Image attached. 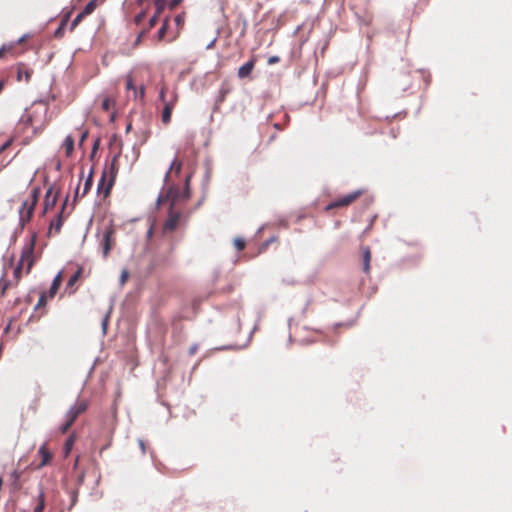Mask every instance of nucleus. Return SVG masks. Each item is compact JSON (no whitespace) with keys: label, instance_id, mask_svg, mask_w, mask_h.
Masks as SVG:
<instances>
[{"label":"nucleus","instance_id":"20e7f679","mask_svg":"<svg viewBox=\"0 0 512 512\" xmlns=\"http://www.w3.org/2000/svg\"><path fill=\"white\" fill-rule=\"evenodd\" d=\"M362 194V191L358 190V191H354L348 195H345L331 203H329L327 206H326V211H329V210H332V209H336V208H342V207H347L349 206L351 203H353L354 201H356Z\"/></svg>","mask_w":512,"mask_h":512},{"label":"nucleus","instance_id":"5701e85b","mask_svg":"<svg viewBox=\"0 0 512 512\" xmlns=\"http://www.w3.org/2000/svg\"><path fill=\"white\" fill-rule=\"evenodd\" d=\"M126 89L127 90H132L133 93H134V97L137 98L138 97V92H137V89L133 83V80L130 76L127 77L126 79Z\"/></svg>","mask_w":512,"mask_h":512},{"label":"nucleus","instance_id":"0eeeda50","mask_svg":"<svg viewBox=\"0 0 512 512\" xmlns=\"http://www.w3.org/2000/svg\"><path fill=\"white\" fill-rule=\"evenodd\" d=\"M93 172H94V169L91 168L90 172L84 182L83 187H81V190H80L79 185L76 187L75 193H74V201L83 198L90 191L92 184H93Z\"/></svg>","mask_w":512,"mask_h":512},{"label":"nucleus","instance_id":"7ed1b4c3","mask_svg":"<svg viewBox=\"0 0 512 512\" xmlns=\"http://www.w3.org/2000/svg\"><path fill=\"white\" fill-rule=\"evenodd\" d=\"M32 269V239L27 243L23 249L19 264L14 269V277L18 281L21 277L23 270L29 274Z\"/></svg>","mask_w":512,"mask_h":512},{"label":"nucleus","instance_id":"6e6552de","mask_svg":"<svg viewBox=\"0 0 512 512\" xmlns=\"http://www.w3.org/2000/svg\"><path fill=\"white\" fill-rule=\"evenodd\" d=\"M255 64H256V58L255 57H252L248 62H246L245 64H243L239 69H238V72H237V75L240 79H244V78H247L251 75L254 67H255Z\"/></svg>","mask_w":512,"mask_h":512},{"label":"nucleus","instance_id":"b1692460","mask_svg":"<svg viewBox=\"0 0 512 512\" xmlns=\"http://www.w3.org/2000/svg\"><path fill=\"white\" fill-rule=\"evenodd\" d=\"M230 91H231V88L228 85H223L219 91V93H220L219 101L223 102L225 100V97L227 96V94L230 93Z\"/></svg>","mask_w":512,"mask_h":512},{"label":"nucleus","instance_id":"6ab92c4d","mask_svg":"<svg viewBox=\"0 0 512 512\" xmlns=\"http://www.w3.org/2000/svg\"><path fill=\"white\" fill-rule=\"evenodd\" d=\"M81 273H82V268H78L77 271L68 280L66 289L72 288L76 284L79 277L81 276Z\"/></svg>","mask_w":512,"mask_h":512},{"label":"nucleus","instance_id":"ddd939ff","mask_svg":"<svg viewBox=\"0 0 512 512\" xmlns=\"http://www.w3.org/2000/svg\"><path fill=\"white\" fill-rule=\"evenodd\" d=\"M371 261V251L368 247L363 249V271L369 273Z\"/></svg>","mask_w":512,"mask_h":512},{"label":"nucleus","instance_id":"f8f14e48","mask_svg":"<svg viewBox=\"0 0 512 512\" xmlns=\"http://www.w3.org/2000/svg\"><path fill=\"white\" fill-rule=\"evenodd\" d=\"M57 201V194L53 192V189L50 187L45 196V207L44 212H46L50 207H54Z\"/></svg>","mask_w":512,"mask_h":512},{"label":"nucleus","instance_id":"1a4fd4ad","mask_svg":"<svg viewBox=\"0 0 512 512\" xmlns=\"http://www.w3.org/2000/svg\"><path fill=\"white\" fill-rule=\"evenodd\" d=\"M38 456L40 458V463L38 464V468L44 467L47 465L52 459V452L47 448L46 445H43L38 450Z\"/></svg>","mask_w":512,"mask_h":512},{"label":"nucleus","instance_id":"a18cd8bd","mask_svg":"<svg viewBox=\"0 0 512 512\" xmlns=\"http://www.w3.org/2000/svg\"><path fill=\"white\" fill-rule=\"evenodd\" d=\"M31 120V116L30 115H27V116H23L22 117V121H27L29 122Z\"/></svg>","mask_w":512,"mask_h":512},{"label":"nucleus","instance_id":"c756f323","mask_svg":"<svg viewBox=\"0 0 512 512\" xmlns=\"http://www.w3.org/2000/svg\"><path fill=\"white\" fill-rule=\"evenodd\" d=\"M154 229H155V220L151 221L149 228L146 233V239L147 241H150L154 235Z\"/></svg>","mask_w":512,"mask_h":512},{"label":"nucleus","instance_id":"3c124183","mask_svg":"<svg viewBox=\"0 0 512 512\" xmlns=\"http://www.w3.org/2000/svg\"><path fill=\"white\" fill-rule=\"evenodd\" d=\"M76 497H77V496H76V494L74 493V494H73V499H72V505H73V504H75V502H76Z\"/></svg>","mask_w":512,"mask_h":512},{"label":"nucleus","instance_id":"f704fd0d","mask_svg":"<svg viewBox=\"0 0 512 512\" xmlns=\"http://www.w3.org/2000/svg\"><path fill=\"white\" fill-rule=\"evenodd\" d=\"M145 17H146V11H142L135 16L134 21L137 25H139L145 19Z\"/></svg>","mask_w":512,"mask_h":512},{"label":"nucleus","instance_id":"473e14b6","mask_svg":"<svg viewBox=\"0 0 512 512\" xmlns=\"http://www.w3.org/2000/svg\"><path fill=\"white\" fill-rule=\"evenodd\" d=\"M44 509V495L41 492L39 495V502L37 507L34 509V512H43Z\"/></svg>","mask_w":512,"mask_h":512},{"label":"nucleus","instance_id":"de8ad7c7","mask_svg":"<svg viewBox=\"0 0 512 512\" xmlns=\"http://www.w3.org/2000/svg\"><path fill=\"white\" fill-rule=\"evenodd\" d=\"M197 350V347L196 346H193L190 348V354H194Z\"/></svg>","mask_w":512,"mask_h":512},{"label":"nucleus","instance_id":"ea45409f","mask_svg":"<svg viewBox=\"0 0 512 512\" xmlns=\"http://www.w3.org/2000/svg\"><path fill=\"white\" fill-rule=\"evenodd\" d=\"M61 225H62V221H61V219L59 218V219L56 221V223H55V224H54V223H52V224H51V229H52V228H54V229H55V231H56V232H58V231L60 230V228H61Z\"/></svg>","mask_w":512,"mask_h":512},{"label":"nucleus","instance_id":"cd10ccee","mask_svg":"<svg viewBox=\"0 0 512 512\" xmlns=\"http://www.w3.org/2000/svg\"><path fill=\"white\" fill-rule=\"evenodd\" d=\"M17 78H18V81H22V80H24L25 82H28V81H29V78H30V74H29V72H28V71L23 72V71L19 68Z\"/></svg>","mask_w":512,"mask_h":512},{"label":"nucleus","instance_id":"49530a36","mask_svg":"<svg viewBox=\"0 0 512 512\" xmlns=\"http://www.w3.org/2000/svg\"><path fill=\"white\" fill-rule=\"evenodd\" d=\"M28 39V35H25L19 39V43H22Z\"/></svg>","mask_w":512,"mask_h":512},{"label":"nucleus","instance_id":"5fc2aeb1","mask_svg":"<svg viewBox=\"0 0 512 512\" xmlns=\"http://www.w3.org/2000/svg\"><path fill=\"white\" fill-rule=\"evenodd\" d=\"M7 145H8V143L4 144V145L2 146V148H1V150L5 149Z\"/></svg>","mask_w":512,"mask_h":512},{"label":"nucleus","instance_id":"37998d69","mask_svg":"<svg viewBox=\"0 0 512 512\" xmlns=\"http://www.w3.org/2000/svg\"><path fill=\"white\" fill-rule=\"evenodd\" d=\"M278 61H279V58L277 56H272L269 58L268 63L274 64V63H277Z\"/></svg>","mask_w":512,"mask_h":512},{"label":"nucleus","instance_id":"f257e3e1","mask_svg":"<svg viewBox=\"0 0 512 512\" xmlns=\"http://www.w3.org/2000/svg\"><path fill=\"white\" fill-rule=\"evenodd\" d=\"M188 197L189 195L187 191L182 193L176 186L169 187L165 194H161L158 197L157 203L159 205L165 202H170L167 219L164 221L161 230L163 236L174 232L180 226L183 220V214L175 207L181 198L186 200Z\"/></svg>","mask_w":512,"mask_h":512},{"label":"nucleus","instance_id":"39448f33","mask_svg":"<svg viewBox=\"0 0 512 512\" xmlns=\"http://www.w3.org/2000/svg\"><path fill=\"white\" fill-rule=\"evenodd\" d=\"M178 102V94L176 91H172L167 102L163 104L162 110V122L168 125L171 121L172 111Z\"/></svg>","mask_w":512,"mask_h":512},{"label":"nucleus","instance_id":"a211bd4d","mask_svg":"<svg viewBox=\"0 0 512 512\" xmlns=\"http://www.w3.org/2000/svg\"><path fill=\"white\" fill-rule=\"evenodd\" d=\"M97 7V0H91L89 3L86 4L84 9L81 11L82 14L86 17L94 12V10Z\"/></svg>","mask_w":512,"mask_h":512},{"label":"nucleus","instance_id":"2eb2a0df","mask_svg":"<svg viewBox=\"0 0 512 512\" xmlns=\"http://www.w3.org/2000/svg\"><path fill=\"white\" fill-rule=\"evenodd\" d=\"M63 148L65 150L66 157H71L74 149V139L71 136H67L63 142Z\"/></svg>","mask_w":512,"mask_h":512},{"label":"nucleus","instance_id":"393cba45","mask_svg":"<svg viewBox=\"0 0 512 512\" xmlns=\"http://www.w3.org/2000/svg\"><path fill=\"white\" fill-rule=\"evenodd\" d=\"M7 53L16 54V52L14 51V46H12V45H3L0 48V58L3 57Z\"/></svg>","mask_w":512,"mask_h":512},{"label":"nucleus","instance_id":"8fccbe9b","mask_svg":"<svg viewBox=\"0 0 512 512\" xmlns=\"http://www.w3.org/2000/svg\"><path fill=\"white\" fill-rule=\"evenodd\" d=\"M146 0H136L137 5H142Z\"/></svg>","mask_w":512,"mask_h":512},{"label":"nucleus","instance_id":"c03bdc74","mask_svg":"<svg viewBox=\"0 0 512 512\" xmlns=\"http://www.w3.org/2000/svg\"><path fill=\"white\" fill-rule=\"evenodd\" d=\"M33 197H34V204H35L37 201V198H38V190L37 189H34Z\"/></svg>","mask_w":512,"mask_h":512},{"label":"nucleus","instance_id":"4c0bfd02","mask_svg":"<svg viewBox=\"0 0 512 512\" xmlns=\"http://www.w3.org/2000/svg\"><path fill=\"white\" fill-rule=\"evenodd\" d=\"M174 20L178 27H182V25L184 24V16L181 14L177 15Z\"/></svg>","mask_w":512,"mask_h":512},{"label":"nucleus","instance_id":"2f4dec72","mask_svg":"<svg viewBox=\"0 0 512 512\" xmlns=\"http://www.w3.org/2000/svg\"><path fill=\"white\" fill-rule=\"evenodd\" d=\"M166 91H167V86L166 85H163L159 91V100L164 104L165 102L168 101V99L166 98Z\"/></svg>","mask_w":512,"mask_h":512},{"label":"nucleus","instance_id":"4be33fe9","mask_svg":"<svg viewBox=\"0 0 512 512\" xmlns=\"http://www.w3.org/2000/svg\"><path fill=\"white\" fill-rule=\"evenodd\" d=\"M167 0H154L155 11L157 14H162L166 7Z\"/></svg>","mask_w":512,"mask_h":512},{"label":"nucleus","instance_id":"7c9ffc66","mask_svg":"<svg viewBox=\"0 0 512 512\" xmlns=\"http://www.w3.org/2000/svg\"><path fill=\"white\" fill-rule=\"evenodd\" d=\"M85 16L80 12L71 23V30H74Z\"/></svg>","mask_w":512,"mask_h":512},{"label":"nucleus","instance_id":"9b49d317","mask_svg":"<svg viewBox=\"0 0 512 512\" xmlns=\"http://www.w3.org/2000/svg\"><path fill=\"white\" fill-rule=\"evenodd\" d=\"M62 280H63L62 272H59L55 276V278L51 284V287L49 289V292L47 293L49 298H53L56 295L57 291L59 290V288L61 286Z\"/></svg>","mask_w":512,"mask_h":512},{"label":"nucleus","instance_id":"79ce46f5","mask_svg":"<svg viewBox=\"0 0 512 512\" xmlns=\"http://www.w3.org/2000/svg\"><path fill=\"white\" fill-rule=\"evenodd\" d=\"M138 92V96L140 99H143L144 98V95H145V89H144V86H141L139 91Z\"/></svg>","mask_w":512,"mask_h":512},{"label":"nucleus","instance_id":"a19ab883","mask_svg":"<svg viewBox=\"0 0 512 512\" xmlns=\"http://www.w3.org/2000/svg\"><path fill=\"white\" fill-rule=\"evenodd\" d=\"M72 444H73V439H72V437H70V438L67 440L66 444H65L66 452H69V451H70V449H71V447H72Z\"/></svg>","mask_w":512,"mask_h":512},{"label":"nucleus","instance_id":"58836bf2","mask_svg":"<svg viewBox=\"0 0 512 512\" xmlns=\"http://www.w3.org/2000/svg\"><path fill=\"white\" fill-rule=\"evenodd\" d=\"M183 0H171L169 2V9L174 10Z\"/></svg>","mask_w":512,"mask_h":512},{"label":"nucleus","instance_id":"c85d7f7f","mask_svg":"<svg viewBox=\"0 0 512 512\" xmlns=\"http://www.w3.org/2000/svg\"><path fill=\"white\" fill-rule=\"evenodd\" d=\"M234 246L238 251H242L246 246L245 240L242 238H236L234 240Z\"/></svg>","mask_w":512,"mask_h":512},{"label":"nucleus","instance_id":"e433bc0d","mask_svg":"<svg viewBox=\"0 0 512 512\" xmlns=\"http://www.w3.org/2000/svg\"><path fill=\"white\" fill-rule=\"evenodd\" d=\"M128 277H129V272L126 269H124L120 276L121 285H124L126 283V281L128 280Z\"/></svg>","mask_w":512,"mask_h":512},{"label":"nucleus","instance_id":"423d86ee","mask_svg":"<svg viewBox=\"0 0 512 512\" xmlns=\"http://www.w3.org/2000/svg\"><path fill=\"white\" fill-rule=\"evenodd\" d=\"M114 235H115V229L112 225L105 227V229L103 231V238H102V247H103L104 258H106L109 255V253L115 243Z\"/></svg>","mask_w":512,"mask_h":512},{"label":"nucleus","instance_id":"aec40b11","mask_svg":"<svg viewBox=\"0 0 512 512\" xmlns=\"http://www.w3.org/2000/svg\"><path fill=\"white\" fill-rule=\"evenodd\" d=\"M115 101L110 97H104L101 102V108L104 111H109L112 106H114Z\"/></svg>","mask_w":512,"mask_h":512},{"label":"nucleus","instance_id":"c9c22d12","mask_svg":"<svg viewBox=\"0 0 512 512\" xmlns=\"http://www.w3.org/2000/svg\"><path fill=\"white\" fill-rule=\"evenodd\" d=\"M5 277V274L3 275V277L0 279V287L2 289V294L5 293L6 289L8 288L9 286V283L8 281L4 278Z\"/></svg>","mask_w":512,"mask_h":512},{"label":"nucleus","instance_id":"72a5a7b5","mask_svg":"<svg viewBox=\"0 0 512 512\" xmlns=\"http://www.w3.org/2000/svg\"><path fill=\"white\" fill-rule=\"evenodd\" d=\"M160 15L161 14H157V11H155L154 15L149 20V27H148V29H152L156 25Z\"/></svg>","mask_w":512,"mask_h":512},{"label":"nucleus","instance_id":"9d476101","mask_svg":"<svg viewBox=\"0 0 512 512\" xmlns=\"http://www.w3.org/2000/svg\"><path fill=\"white\" fill-rule=\"evenodd\" d=\"M19 213H20V221L23 224L26 222H29L30 219L32 218V204H29L27 201L23 202Z\"/></svg>","mask_w":512,"mask_h":512},{"label":"nucleus","instance_id":"a878e982","mask_svg":"<svg viewBox=\"0 0 512 512\" xmlns=\"http://www.w3.org/2000/svg\"><path fill=\"white\" fill-rule=\"evenodd\" d=\"M47 298H48L47 293H45V292L41 293L37 305L34 306V310L40 309L41 307H43L46 304Z\"/></svg>","mask_w":512,"mask_h":512},{"label":"nucleus","instance_id":"f03ea898","mask_svg":"<svg viewBox=\"0 0 512 512\" xmlns=\"http://www.w3.org/2000/svg\"><path fill=\"white\" fill-rule=\"evenodd\" d=\"M118 173V155L113 156L111 162L106 164L99 183L97 185L98 194L104 198L110 195L111 189L115 183V179Z\"/></svg>","mask_w":512,"mask_h":512},{"label":"nucleus","instance_id":"f3484780","mask_svg":"<svg viewBox=\"0 0 512 512\" xmlns=\"http://www.w3.org/2000/svg\"><path fill=\"white\" fill-rule=\"evenodd\" d=\"M182 168V162L178 159H174L171 163L169 171L166 173L165 178L167 179L172 171H175L176 174H179Z\"/></svg>","mask_w":512,"mask_h":512},{"label":"nucleus","instance_id":"603ef678","mask_svg":"<svg viewBox=\"0 0 512 512\" xmlns=\"http://www.w3.org/2000/svg\"><path fill=\"white\" fill-rule=\"evenodd\" d=\"M85 137H86V133L82 134L81 143L84 141Z\"/></svg>","mask_w":512,"mask_h":512},{"label":"nucleus","instance_id":"bb28decb","mask_svg":"<svg viewBox=\"0 0 512 512\" xmlns=\"http://www.w3.org/2000/svg\"><path fill=\"white\" fill-rule=\"evenodd\" d=\"M69 15H70L69 13H68V14H66V15H65V17L62 19L60 27H59V28L57 29V31L55 32V35H56L57 37L62 36V34H63V29H64V26L66 25V23H67V21H68Z\"/></svg>","mask_w":512,"mask_h":512},{"label":"nucleus","instance_id":"4468645a","mask_svg":"<svg viewBox=\"0 0 512 512\" xmlns=\"http://www.w3.org/2000/svg\"><path fill=\"white\" fill-rule=\"evenodd\" d=\"M66 417H67V420H66L65 424L62 427V432L63 433H66L70 429V427L73 425V423L75 422V420L77 419L78 416H76V414L73 413L69 409V411L66 414Z\"/></svg>","mask_w":512,"mask_h":512},{"label":"nucleus","instance_id":"dca6fc26","mask_svg":"<svg viewBox=\"0 0 512 512\" xmlns=\"http://www.w3.org/2000/svg\"><path fill=\"white\" fill-rule=\"evenodd\" d=\"M87 409V403L84 400L77 401L70 410L76 414V416H79L80 414L84 413Z\"/></svg>","mask_w":512,"mask_h":512},{"label":"nucleus","instance_id":"09e8293b","mask_svg":"<svg viewBox=\"0 0 512 512\" xmlns=\"http://www.w3.org/2000/svg\"><path fill=\"white\" fill-rule=\"evenodd\" d=\"M145 33H146V31H142V32L139 34V36H138V38H137V43L140 41L141 37H142Z\"/></svg>","mask_w":512,"mask_h":512},{"label":"nucleus","instance_id":"864d4df0","mask_svg":"<svg viewBox=\"0 0 512 512\" xmlns=\"http://www.w3.org/2000/svg\"><path fill=\"white\" fill-rule=\"evenodd\" d=\"M140 448L144 450V443L142 441H140Z\"/></svg>","mask_w":512,"mask_h":512},{"label":"nucleus","instance_id":"412c9836","mask_svg":"<svg viewBox=\"0 0 512 512\" xmlns=\"http://www.w3.org/2000/svg\"><path fill=\"white\" fill-rule=\"evenodd\" d=\"M168 22H169V17H166L163 21L161 28L158 31V39L159 40H162L165 37L167 29H168Z\"/></svg>","mask_w":512,"mask_h":512}]
</instances>
